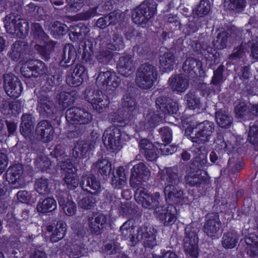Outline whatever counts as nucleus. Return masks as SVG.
I'll list each match as a JSON object with an SVG mask.
<instances>
[{
	"label": "nucleus",
	"mask_w": 258,
	"mask_h": 258,
	"mask_svg": "<svg viewBox=\"0 0 258 258\" xmlns=\"http://www.w3.org/2000/svg\"><path fill=\"white\" fill-rule=\"evenodd\" d=\"M214 131V123L205 120L197 124L195 127L186 128L185 134L192 142L199 145H205L206 143L210 141Z\"/></svg>",
	"instance_id": "f257e3e1"
},
{
	"label": "nucleus",
	"mask_w": 258,
	"mask_h": 258,
	"mask_svg": "<svg viewBox=\"0 0 258 258\" xmlns=\"http://www.w3.org/2000/svg\"><path fill=\"white\" fill-rule=\"evenodd\" d=\"M158 72L155 66L148 62L141 64L137 70L136 84L144 89L151 88L157 80Z\"/></svg>",
	"instance_id": "f03ea898"
},
{
	"label": "nucleus",
	"mask_w": 258,
	"mask_h": 258,
	"mask_svg": "<svg viewBox=\"0 0 258 258\" xmlns=\"http://www.w3.org/2000/svg\"><path fill=\"white\" fill-rule=\"evenodd\" d=\"M4 22L8 32L15 34L20 38H24L28 36L29 26L26 20L18 15L10 14L5 17Z\"/></svg>",
	"instance_id": "7ed1b4c3"
},
{
	"label": "nucleus",
	"mask_w": 258,
	"mask_h": 258,
	"mask_svg": "<svg viewBox=\"0 0 258 258\" xmlns=\"http://www.w3.org/2000/svg\"><path fill=\"white\" fill-rule=\"evenodd\" d=\"M184 231V250L189 257L196 258L198 255V233L199 229L197 226L194 225V224H191L186 226Z\"/></svg>",
	"instance_id": "20e7f679"
},
{
	"label": "nucleus",
	"mask_w": 258,
	"mask_h": 258,
	"mask_svg": "<svg viewBox=\"0 0 258 258\" xmlns=\"http://www.w3.org/2000/svg\"><path fill=\"white\" fill-rule=\"evenodd\" d=\"M85 99L92 106L93 109L98 113L102 112L109 103L107 96L99 90L87 87L84 91Z\"/></svg>",
	"instance_id": "39448f33"
},
{
	"label": "nucleus",
	"mask_w": 258,
	"mask_h": 258,
	"mask_svg": "<svg viewBox=\"0 0 258 258\" xmlns=\"http://www.w3.org/2000/svg\"><path fill=\"white\" fill-rule=\"evenodd\" d=\"M120 83V78L114 72L109 71H100L96 79L97 87L108 94L113 93Z\"/></svg>",
	"instance_id": "423d86ee"
},
{
	"label": "nucleus",
	"mask_w": 258,
	"mask_h": 258,
	"mask_svg": "<svg viewBox=\"0 0 258 258\" xmlns=\"http://www.w3.org/2000/svg\"><path fill=\"white\" fill-rule=\"evenodd\" d=\"M156 5L153 2H144L136 8L132 17L137 24H146L155 14Z\"/></svg>",
	"instance_id": "0eeeda50"
},
{
	"label": "nucleus",
	"mask_w": 258,
	"mask_h": 258,
	"mask_svg": "<svg viewBox=\"0 0 258 258\" xmlns=\"http://www.w3.org/2000/svg\"><path fill=\"white\" fill-rule=\"evenodd\" d=\"M46 93L40 90L37 94L36 109L40 115L43 117H50L56 110L53 100Z\"/></svg>",
	"instance_id": "6e6552de"
},
{
	"label": "nucleus",
	"mask_w": 258,
	"mask_h": 258,
	"mask_svg": "<svg viewBox=\"0 0 258 258\" xmlns=\"http://www.w3.org/2000/svg\"><path fill=\"white\" fill-rule=\"evenodd\" d=\"M121 136L120 129L115 126H111L105 131L102 140L108 149L112 152H115L119 150L121 147Z\"/></svg>",
	"instance_id": "1a4fd4ad"
},
{
	"label": "nucleus",
	"mask_w": 258,
	"mask_h": 258,
	"mask_svg": "<svg viewBox=\"0 0 258 258\" xmlns=\"http://www.w3.org/2000/svg\"><path fill=\"white\" fill-rule=\"evenodd\" d=\"M66 117L69 124L80 123L88 124L93 119L92 114L84 108L71 107L66 112Z\"/></svg>",
	"instance_id": "9d476101"
},
{
	"label": "nucleus",
	"mask_w": 258,
	"mask_h": 258,
	"mask_svg": "<svg viewBox=\"0 0 258 258\" xmlns=\"http://www.w3.org/2000/svg\"><path fill=\"white\" fill-rule=\"evenodd\" d=\"M4 87L7 94L11 98H18L23 90L20 79L13 74L4 75Z\"/></svg>",
	"instance_id": "9b49d317"
},
{
	"label": "nucleus",
	"mask_w": 258,
	"mask_h": 258,
	"mask_svg": "<svg viewBox=\"0 0 258 258\" xmlns=\"http://www.w3.org/2000/svg\"><path fill=\"white\" fill-rule=\"evenodd\" d=\"M23 172L22 164H17L10 167L7 171V181L13 188H20L25 186L26 182L22 176Z\"/></svg>",
	"instance_id": "f8f14e48"
},
{
	"label": "nucleus",
	"mask_w": 258,
	"mask_h": 258,
	"mask_svg": "<svg viewBox=\"0 0 258 258\" xmlns=\"http://www.w3.org/2000/svg\"><path fill=\"white\" fill-rule=\"evenodd\" d=\"M136 202L146 209L154 210L159 208V201L155 199L153 196L145 188L137 189L135 194Z\"/></svg>",
	"instance_id": "ddd939ff"
},
{
	"label": "nucleus",
	"mask_w": 258,
	"mask_h": 258,
	"mask_svg": "<svg viewBox=\"0 0 258 258\" xmlns=\"http://www.w3.org/2000/svg\"><path fill=\"white\" fill-rule=\"evenodd\" d=\"M157 112L162 114L176 113L178 109L177 103L165 95H161L155 99Z\"/></svg>",
	"instance_id": "4468645a"
},
{
	"label": "nucleus",
	"mask_w": 258,
	"mask_h": 258,
	"mask_svg": "<svg viewBox=\"0 0 258 258\" xmlns=\"http://www.w3.org/2000/svg\"><path fill=\"white\" fill-rule=\"evenodd\" d=\"M88 226L90 232L99 235L102 233L105 227L107 217L103 214H93L88 217Z\"/></svg>",
	"instance_id": "2eb2a0df"
},
{
	"label": "nucleus",
	"mask_w": 258,
	"mask_h": 258,
	"mask_svg": "<svg viewBox=\"0 0 258 258\" xmlns=\"http://www.w3.org/2000/svg\"><path fill=\"white\" fill-rule=\"evenodd\" d=\"M29 49V45L28 42L18 40L12 45L11 51L8 52V55L12 60L21 62L24 60Z\"/></svg>",
	"instance_id": "dca6fc26"
},
{
	"label": "nucleus",
	"mask_w": 258,
	"mask_h": 258,
	"mask_svg": "<svg viewBox=\"0 0 258 258\" xmlns=\"http://www.w3.org/2000/svg\"><path fill=\"white\" fill-rule=\"evenodd\" d=\"M45 83L41 90L45 93L52 91V88L59 85L62 81V76L59 69L52 68L44 76Z\"/></svg>",
	"instance_id": "f3484780"
},
{
	"label": "nucleus",
	"mask_w": 258,
	"mask_h": 258,
	"mask_svg": "<svg viewBox=\"0 0 258 258\" xmlns=\"http://www.w3.org/2000/svg\"><path fill=\"white\" fill-rule=\"evenodd\" d=\"M206 218V221L204 225V231L208 236L212 237L214 236L220 230L221 222L219 219V216L217 213L208 214Z\"/></svg>",
	"instance_id": "a211bd4d"
},
{
	"label": "nucleus",
	"mask_w": 258,
	"mask_h": 258,
	"mask_svg": "<svg viewBox=\"0 0 258 258\" xmlns=\"http://www.w3.org/2000/svg\"><path fill=\"white\" fill-rule=\"evenodd\" d=\"M116 68L118 72L125 77L133 73L136 69L135 63L131 55L120 56L117 61Z\"/></svg>",
	"instance_id": "6ab92c4d"
},
{
	"label": "nucleus",
	"mask_w": 258,
	"mask_h": 258,
	"mask_svg": "<svg viewBox=\"0 0 258 258\" xmlns=\"http://www.w3.org/2000/svg\"><path fill=\"white\" fill-rule=\"evenodd\" d=\"M36 133L38 136L40 137L43 142L46 143L52 140L54 128L50 121L47 120H43L37 124Z\"/></svg>",
	"instance_id": "aec40b11"
},
{
	"label": "nucleus",
	"mask_w": 258,
	"mask_h": 258,
	"mask_svg": "<svg viewBox=\"0 0 258 258\" xmlns=\"http://www.w3.org/2000/svg\"><path fill=\"white\" fill-rule=\"evenodd\" d=\"M94 148V143L79 141L75 145L73 150V155L76 158L87 159L90 153Z\"/></svg>",
	"instance_id": "412c9836"
},
{
	"label": "nucleus",
	"mask_w": 258,
	"mask_h": 258,
	"mask_svg": "<svg viewBox=\"0 0 258 258\" xmlns=\"http://www.w3.org/2000/svg\"><path fill=\"white\" fill-rule=\"evenodd\" d=\"M80 185L84 190L92 195H97L101 190L100 183L94 175L83 176L80 182Z\"/></svg>",
	"instance_id": "4be33fe9"
},
{
	"label": "nucleus",
	"mask_w": 258,
	"mask_h": 258,
	"mask_svg": "<svg viewBox=\"0 0 258 258\" xmlns=\"http://www.w3.org/2000/svg\"><path fill=\"white\" fill-rule=\"evenodd\" d=\"M182 69L185 73L191 74L193 73L197 77L204 74L202 61L192 57L186 58L182 65Z\"/></svg>",
	"instance_id": "5701e85b"
},
{
	"label": "nucleus",
	"mask_w": 258,
	"mask_h": 258,
	"mask_svg": "<svg viewBox=\"0 0 258 258\" xmlns=\"http://www.w3.org/2000/svg\"><path fill=\"white\" fill-rule=\"evenodd\" d=\"M172 210H175V207L173 206H169L167 209H164L163 207H159L156 209L155 212L156 216L163 223L164 226L171 225L176 220L175 214L172 213Z\"/></svg>",
	"instance_id": "b1692460"
},
{
	"label": "nucleus",
	"mask_w": 258,
	"mask_h": 258,
	"mask_svg": "<svg viewBox=\"0 0 258 258\" xmlns=\"http://www.w3.org/2000/svg\"><path fill=\"white\" fill-rule=\"evenodd\" d=\"M164 193L167 202L177 204L183 200V191L178 185L165 186Z\"/></svg>",
	"instance_id": "393cba45"
},
{
	"label": "nucleus",
	"mask_w": 258,
	"mask_h": 258,
	"mask_svg": "<svg viewBox=\"0 0 258 258\" xmlns=\"http://www.w3.org/2000/svg\"><path fill=\"white\" fill-rule=\"evenodd\" d=\"M169 84L173 91L183 92L188 88L189 82L187 77L183 74L171 77L168 80Z\"/></svg>",
	"instance_id": "a878e982"
},
{
	"label": "nucleus",
	"mask_w": 258,
	"mask_h": 258,
	"mask_svg": "<svg viewBox=\"0 0 258 258\" xmlns=\"http://www.w3.org/2000/svg\"><path fill=\"white\" fill-rule=\"evenodd\" d=\"M76 50L71 44H67L63 47L60 61V64L63 67H69L72 65L76 58Z\"/></svg>",
	"instance_id": "bb28decb"
},
{
	"label": "nucleus",
	"mask_w": 258,
	"mask_h": 258,
	"mask_svg": "<svg viewBox=\"0 0 258 258\" xmlns=\"http://www.w3.org/2000/svg\"><path fill=\"white\" fill-rule=\"evenodd\" d=\"M164 176L167 182L166 186L178 185L182 182V172L176 166L166 168Z\"/></svg>",
	"instance_id": "cd10ccee"
},
{
	"label": "nucleus",
	"mask_w": 258,
	"mask_h": 258,
	"mask_svg": "<svg viewBox=\"0 0 258 258\" xmlns=\"http://www.w3.org/2000/svg\"><path fill=\"white\" fill-rule=\"evenodd\" d=\"M139 145L141 148L144 150L145 157L149 161H154L158 157L159 150L157 146L155 147L148 140L144 139L140 140Z\"/></svg>",
	"instance_id": "c85d7f7f"
},
{
	"label": "nucleus",
	"mask_w": 258,
	"mask_h": 258,
	"mask_svg": "<svg viewBox=\"0 0 258 258\" xmlns=\"http://www.w3.org/2000/svg\"><path fill=\"white\" fill-rule=\"evenodd\" d=\"M35 118L30 114H24L21 117V123L20 131L21 134L25 138L28 137L34 129Z\"/></svg>",
	"instance_id": "c756f323"
},
{
	"label": "nucleus",
	"mask_w": 258,
	"mask_h": 258,
	"mask_svg": "<svg viewBox=\"0 0 258 258\" xmlns=\"http://www.w3.org/2000/svg\"><path fill=\"white\" fill-rule=\"evenodd\" d=\"M175 55L171 50L165 52L159 57L160 68L163 72H168L171 70L175 62Z\"/></svg>",
	"instance_id": "7c9ffc66"
},
{
	"label": "nucleus",
	"mask_w": 258,
	"mask_h": 258,
	"mask_svg": "<svg viewBox=\"0 0 258 258\" xmlns=\"http://www.w3.org/2000/svg\"><path fill=\"white\" fill-rule=\"evenodd\" d=\"M126 179L124 169L120 166L117 168L115 173H112L111 184L114 188L121 189L125 186Z\"/></svg>",
	"instance_id": "2f4dec72"
},
{
	"label": "nucleus",
	"mask_w": 258,
	"mask_h": 258,
	"mask_svg": "<svg viewBox=\"0 0 258 258\" xmlns=\"http://www.w3.org/2000/svg\"><path fill=\"white\" fill-rule=\"evenodd\" d=\"M244 242L247 254L251 257L258 256V236L253 233L249 234L245 237Z\"/></svg>",
	"instance_id": "473e14b6"
},
{
	"label": "nucleus",
	"mask_w": 258,
	"mask_h": 258,
	"mask_svg": "<svg viewBox=\"0 0 258 258\" xmlns=\"http://www.w3.org/2000/svg\"><path fill=\"white\" fill-rule=\"evenodd\" d=\"M93 169L102 175L104 178H107L111 171V164L106 158H100L93 165Z\"/></svg>",
	"instance_id": "72a5a7b5"
},
{
	"label": "nucleus",
	"mask_w": 258,
	"mask_h": 258,
	"mask_svg": "<svg viewBox=\"0 0 258 258\" xmlns=\"http://www.w3.org/2000/svg\"><path fill=\"white\" fill-rule=\"evenodd\" d=\"M216 122L221 127L228 128L233 122V117L225 110L219 109L215 112Z\"/></svg>",
	"instance_id": "f704fd0d"
},
{
	"label": "nucleus",
	"mask_w": 258,
	"mask_h": 258,
	"mask_svg": "<svg viewBox=\"0 0 258 258\" xmlns=\"http://www.w3.org/2000/svg\"><path fill=\"white\" fill-rule=\"evenodd\" d=\"M163 119V114L159 112H155L150 109L145 116V127L149 129L155 127L159 122Z\"/></svg>",
	"instance_id": "c9c22d12"
},
{
	"label": "nucleus",
	"mask_w": 258,
	"mask_h": 258,
	"mask_svg": "<svg viewBox=\"0 0 258 258\" xmlns=\"http://www.w3.org/2000/svg\"><path fill=\"white\" fill-rule=\"evenodd\" d=\"M77 95L76 91L70 92H62L56 96V101L59 105L66 108L74 103L75 100V96Z\"/></svg>",
	"instance_id": "e433bc0d"
},
{
	"label": "nucleus",
	"mask_w": 258,
	"mask_h": 258,
	"mask_svg": "<svg viewBox=\"0 0 258 258\" xmlns=\"http://www.w3.org/2000/svg\"><path fill=\"white\" fill-rule=\"evenodd\" d=\"M55 44L54 41L50 40L46 42L43 46L35 44L33 47L44 60H48L50 57V53L54 50Z\"/></svg>",
	"instance_id": "4c0bfd02"
},
{
	"label": "nucleus",
	"mask_w": 258,
	"mask_h": 258,
	"mask_svg": "<svg viewBox=\"0 0 258 258\" xmlns=\"http://www.w3.org/2000/svg\"><path fill=\"white\" fill-rule=\"evenodd\" d=\"M56 208V202L51 197H47L42 202H39L36 209L38 212L46 213L54 211Z\"/></svg>",
	"instance_id": "58836bf2"
},
{
	"label": "nucleus",
	"mask_w": 258,
	"mask_h": 258,
	"mask_svg": "<svg viewBox=\"0 0 258 258\" xmlns=\"http://www.w3.org/2000/svg\"><path fill=\"white\" fill-rule=\"evenodd\" d=\"M49 180L44 177L36 179L34 183L35 190L40 195L45 196L50 192Z\"/></svg>",
	"instance_id": "ea45409f"
},
{
	"label": "nucleus",
	"mask_w": 258,
	"mask_h": 258,
	"mask_svg": "<svg viewBox=\"0 0 258 258\" xmlns=\"http://www.w3.org/2000/svg\"><path fill=\"white\" fill-rule=\"evenodd\" d=\"M246 4L245 0H225L224 6L229 11L239 13L244 10Z\"/></svg>",
	"instance_id": "a19ab883"
},
{
	"label": "nucleus",
	"mask_w": 258,
	"mask_h": 258,
	"mask_svg": "<svg viewBox=\"0 0 258 258\" xmlns=\"http://www.w3.org/2000/svg\"><path fill=\"white\" fill-rule=\"evenodd\" d=\"M131 172L136 174L141 179L148 180L150 176V171L143 162L135 165L131 170Z\"/></svg>",
	"instance_id": "79ce46f5"
},
{
	"label": "nucleus",
	"mask_w": 258,
	"mask_h": 258,
	"mask_svg": "<svg viewBox=\"0 0 258 258\" xmlns=\"http://www.w3.org/2000/svg\"><path fill=\"white\" fill-rule=\"evenodd\" d=\"M185 178L186 183L190 186H199L204 180L201 171L190 172L186 175Z\"/></svg>",
	"instance_id": "37998d69"
},
{
	"label": "nucleus",
	"mask_w": 258,
	"mask_h": 258,
	"mask_svg": "<svg viewBox=\"0 0 258 258\" xmlns=\"http://www.w3.org/2000/svg\"><path fill=\"white\" fill-rule=\"evenodd\" d=\"M211 9L210 4L208 0H201L199 4L193 10L195 16L201 18L209 13Z\"/></svg>",
	"instance_id": "c03bdc74"
},
{
	"label": "nucleus",
	"mask_w": 258,
	"mask_h": 258,
	"mask_svg": "<svg viewBox=\"0 0 258 258\" xmlns=\"http://www.w3.org/2000/svg\"><path fill=\"white\" fill-rule=\"evenodd\" d=\"M184 100L188 108L190 109L199 108L201 106L200 99L195 91H189L184 96Z\"/></svg>",
	"instance_id": "a18cd8bd"
},
{
	"label": "nucleus",
	"mask_w": 258,
	"mask_h": 258,
	"mask_svg": "<svg viewBox=\"0 0 258 258\" xmlns=\"http://www.w3.org/2000/svg\"><path fill=\"white\" fill-rule=\"evenodd\" d=\"M66 224L62 221L57 223L56 228L50 237V240L52 242H57L61 239L65 235L67 230Z\"/></svg>",
	"instance_id": "49530a36"
},
{
	"label": "nucleus",
	"mask_w": 258,
	"mask_h": 258,
	"mask_svg": "<svg viewBox=\"0 0 258 258\" xmlns=\"http://www.w3.org/2000/svg\"><path fill=\"white\" fill-rule=\"evenodd\" d=\"M25 11L27 15L30 17H36L39 19L44 20L43 15L44 12L43 9L36 5L34 3H30L25 7Z\"/></svg>",
	"instance_id": "de8ad7c7"
},
{
	"label": "nucleus",
	"mask_w": 258,
	"mask_h": 258,
	"mask_svg": "<svg viewBox=\"0 0 258 258\" xmlns=\"http://www.w3.org/2000/svg\"><path fill=\"white\" fill-rule=\"evenodd\" d=\"M206 150L205 145H202L194 148L193 152L197 154L195 157V162L198 163V166H204L207 163L206 154L204 153Z\"/></svg>",
	"instance_id": "09e8293b"
},
{
	"label": "nucleus",
	"mask_w": 258,
	"mask_h": 258,
	"mask_svg": "<svg viewBox=\"0 0 258 258\" xmlns=\"http://www.w3.org/2000/svg\"><path fill=\"white\" fill-rule=\"evenodd\" d=\"M225 67L220 65L213 72V76L212 78L211 84L217 87H220L225 80L223 72Z\"/></svg>",
	"instance_id": "8fccbe9b"
},
{
	"label": "nucleus",
	"mask_w": 258,
	"mask_h": 258,
	"mask_svg": "<svg viewBox=\"0 0 258 258\" xmlns=\"http://www.w3.org/2000/svg\"><path fill=\"white\" fill-rule=\"evenodd\" d=\"M238 240L236 233L228 232L224 234L222 244L225 248H233L236 246Z\"/></svg>",
	"instance_id": "3c124183"
},
{
	"label": "nucleus",
	"mask_w": 258,
	"mask_h": 258,
	"mask_svg": "<svg viewBox=\"0 0 258 258\" xmlns=\"http://www.w3.org/2000/svg\"><path fill=\"white\" fill-rule=\"evenodd\" d=\"M228 34L225 31L219 32L215 39L212 42L213 46L215 48L219 50L226 47L228 42Z\"/></svg>",
	"instance_id": "603ef678"
},
{
	"label": "nucleus",
	"mask_w": 258,
	"mask_h": 258,
	"mask_svg": "<svg viewBox=\"0 0 258 258\" xmlns=\"http://www.w3.org/2000/svg\"><path fill=\"white\" fill-rule=\"evenodd\" d=\"M113 52L108 49L100 50L96 55L97 61L103 65H108L113 60Z\"/></svg>",
	"instance_id": "864d4df0"
},
{
	"label": "nucleus",
	"mask_w": 258,
	"mask_h": 258,
	"mask_svg": "<svg viewBox=\"0 0 258 258\" xmlns=\"http://www.w3.org/2000/svg\"><path fill=\"white\" fill-rule=\"evenodd\" d=\"M34 78L41 77L45 74L47 68L45 64L41 60H34L30 61Z\"/></svg>",
	"instance_id": "5fc2aeb1"
},
{
	"label": "nucleus",
	"mask_w": 258,
	"mask_h": 258,
	"mask_svg": "<svg viewBox=\"0 0 258 258\" xmlns=\"http://www.w3.org/2000/svg\"><path fill=\"white\" fill-rule=\"evenodd\" d=\"M235 116L240 120H245L247 119V116L249 114V112L247 109V106L245 103L243 102H239L234 108Z\"/></svg>",
	"instance_id": "6e6d98bb"
},
{
	"label": "nucleus",
	"mask_w": 258,
	"mask_h": 258,
	"mask_svg": "<svg viewBox=\"0 0 258 258\" xmlns=\"http://www.w3.org/2000/svg\"><path fill=\"white\" fill-rule=\"evenodd\" d=\"M121 106L125 111L132 112L136 108L135 99L129 94H125L122 98Z\"/></svg>",
	"instance_id": "4d7b16f0"
},
{
	"label": "nucleus",
	"mask_w": 258,
	"mask_h": 258,
	"mask_svg": "<svg viewBox=\"0 0 258 258\" xmlns=\"http://www.w3.org/2000/svg\"><path fill=\"white\" fill-rule=\"evenodd\" d=\"M85 124L80 123H74L70 124V127L72 130L69 133V137L72 138H78L83 135L86 131Z\"/></svg>",
	"instance_id": "13d9d810"
},
{
	"label": "nucleus",
	"mask_w": 258,
	"mask_h": 258,
	"mask_svg": "<svg viewBox=\"0 0 258 258\" xmlns=\"http://www.w3.org/2000/svg\"><path fill=\"white\" fill-rule=\"evenodd\" d=\"M96 199L93 196H87L81 199L78 203V206L82 209L89 210L94 208L96 205Z\"/></svg>",
	"instance_id": "bf43d9fd"
},
{
	"label": "nucleus",
	"mask_w": 258,
	"mask_h": 258,
	"mask_svg": "<svg viewBox=\"0 0 258 258\" xmlns=\"http://www.w3.org/2000/svg\"><path fill=\"white\" fill-rule=\"evenodd\" d=\"M31 29L33 35L35 38L42 40L48 39V35L45 33L40 24L38 23H33Z\"/></svg>",
	"instance_id": "052dcab7"
},
{
	"label": "nucleus",
	"mask_w": 258,
	"mask_h": 258,
	"mask_svg": "<svg viewBox=\"0 0 258 258\" xmlns=\"http://www.w3.org/2000/svg\"><path fill=\"white\" fill-rule=\"evenodd\" d=\"M135 226H133V221L132 220H128L125 222L120 227V231L121 235L125 239H128L131 236V234Z\"/></svg>",
	"instance_id": "680f3d73"
},
{
	"label": "nucleus",
	"mask_w": 258,
	"mask_h": 258,
	"mask_svg": "<svg viewBox=\"0 0 258 258\" xmlns=\"http://www.w3.org/2000/svg\"><path fill=\"white\" fill-rule=\"evenodd\" d=\"M64 181L68 188L70 189H74L79 184V177L74 173L66 174Z\"/></svg>",
	"instance_id": "e2e57ef3"
},
{
	"label": "nucleus",
	"mask_w": 258,
	"mask_h": 258,
	"mask_svg": "<svg viewBox=\"0 0 258 258\" xmlns=\"http://www.w3.org/2000/svg\"><path fill=\"white\" fill-rule=\"evenodd\" d=\"M157 230L153 227H149V232L147 238H145V244L146 247L152 248L157 244L155 234Z\"/></svg>",
	"instance_id": "0e129e2a"
},
{
	"label": "nucleus",
	"mask_w": 258,
	"mask_h": 258,
	"mask_svg": "<svg viewBox=\"0 0 258 258\" xmlns=\"http://www.w3.org/2000/svg\"><path fill=\"white\" fill-rule=\"evenodd\" d=\"M156 144L158 145L156 149L159 150V153L163 155L172 154L177 150L176 146L169 145V143H166V144H161L156 142Z\"/></svg>",
	"instance_id": "69168bd1"
},
{
	"label": "nucleus",
	"mask_w": 258,
	"mask_h": 258,
	"mask_svg": "<svg viewBox=\"0 0 258 258\" xmlns=\"http://www.w3.org/2000/svg\"><path fill=\"white\" fill-rule=\"evenodd\" d=\"M225 32L228 34V40L232 43L239 40L242 36L240 30L235 27H232Z\"/></svg>",
	"instance_id": "338daca9"
},
{
	"label": "nucleus",
	"mask_w": 258,
	"mask_h": 258,
	"mask_svg": "<svg viewBox=\"0 0 258 258\" xmlns=\"http://www.w3.org/2000/svg\"><path fill=\"white\" fill-rule=\"evenodd\" d=\"M248 139L250 143L254 145L255 149L258 151V127L253 124L250 126Z\"/></svg>",
	"instance_id": "774afa93"
}]
</instances>
